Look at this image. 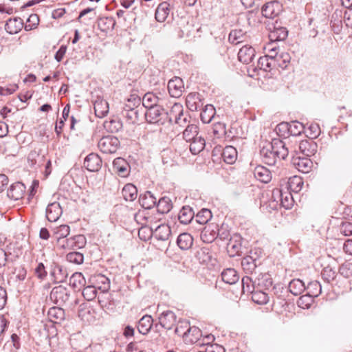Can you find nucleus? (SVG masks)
<instances>
[{"instance_id":"obj_64","label":"nucleus","mask_w":352,"mask_h":352,"mask_svg":"<svg viewBox=\"0 0 352 352\" xmlns=\"http://www.w3.org/2000/svg\"><path fill=\"white\" fill-rule=\"evenodd\" d=\"M340 232L344 236H350L352 234V223L344 221L340 226Z\"/></svg>"},{"instance_id":"obj_13","label":"nucleus","mask_w":352,"mask_h":352,"mask_svg":"<svg viewBox=\"0 0 352 352\" xmlns=\"http://www.w3.org/2000/svg\"><path fill=\"white\" fill-rule=\"evenodd\" d=\"M184 82L179 77H175L168 82V89L170 95L173 98L182 96L184 89Z\"/></svg>"},{"instance_id":"obj_27","label":"nucleus","mask_w":352,"mask_h":352,"mask_svg":"<svg viewBox=\"0 0 352 352\" xmlns=\"http://www.w3.org/2000/svg\"><path fill=\"white\" fill-rule=\"evenodd\" d=\"M94 111L95 114L98 118H104L109 112V104L103 100L98 98L94 102Z\"/></svg>"},{"instance_id":"obj_16","label":"nucleus","mask_w":352,"mask_h":352,"mask_svg":"<svg viewBox=\"0 0 352 352\" xmlns=\"http://www.w3.org/2000/svg\"><path fill=\"white\" fill-rule=\"evenodd\" d=\"M25 186L21 182L12 184L8 190L7 195L10 199L19 200L23 197Z\"/></svg>"},{"instance_id":"obj_38","label":"nucleus","mask_w":352,"mask_h":352,"mask_svg":"<svg viewBox=\"0 0 352 352\" xmlns=\"http://www.w3.org/2000/svg\"><path fill=\"white\" fill-rule=\"evenodd\" d=\"M68 239L71 250L83 248L87 243L86 238L82 234H78Z\"/></svg>"},{"instance_id":"obj_11","label":"nucleus","mask_w":352,"mask_h":352,"mask_svg":"<svg viewBox=\"0 0 352 352\" xmlns=\"http://www.w3.org/2000/svg\"><path fill=\"white\" fill-rule=\"evenodd\" d=\"M270 147L273 152H275L279 160H285L289 155V148L286 146L285 142L280 139H274L272 142L269 143Z\"/></svg>"},{"instance_id":"obj_21","label":"nucleus","mask_w":352,"mask_h":352,"mask_svg":"<svg viewBox=\"0 0 352 352\" xmlns=\"http://www.w3.org/2000/svg\"><path fill=\"white\" fill-rule=\"evenodd\" d=\"M274 150H272L270 147V144L263 146L261 151L260 154L262 157L263 162L270 166H273L276 164L278 157L275 152H273Z\"/></svg>"},{"instance_id":"obj_55","label":"nucleus","mask_w":352,"mask_h":352,"mask_svg":"<svg viewBox=\"0 0 352 352\" xmlns=\"http://www.w3.org/2000/svg\"><path fill=\"white\" fill-rule=\"evenodd\" d=\"M305 133L309 139L313 140L318 138L320 133L319 124L317 123L310 124L307 129L305 130Z\"/></svg>"},{"instance_id":"obj_44","label":"nucleus","mask_w":352,"mask_h":352,"mask_svg":"<svg viewBox=\"0 0 352 352\" xmlns=\"http://www.w3.org/2000/svg\"><path fill=\"white\" fill-rule=\"evenodd\" d=\"M172 206V201L167 197L160 198L157 204V211L161 214L168 213L171 210Z\"/></svg>"},{"instance_id":"obj_37","label":"nucleus","mask_w":352,"mask_h":352,"mask_svg":"<svg viewBox=\"0 0 352 352\" xmlns=\"http://www.w3.org/2000/svg\"><path fill=\"white\" fill-rule=\"evenodd\" d=\"M289 292L294 296L301 294L305 290L304 283L300 279H293L288 286Z\"/></svg>"},{"instance_id":"obj_15","label":"nucleus","mask_w":352,"mask_h":352,"mask_svg":"<svg viewBox=\"0 0 352 352\" xmlns=\"http://www.w3.org/2000/svg\"><path fill=\"white\" fill-rule=\"evenodd\" d=\"M317 147V144L311 139L302 140L298 145L300 152L306 157L315 155Z\"/></svg>"},{"instance_id":"obj_32","label":"nucleus","mask_w":352,"mask_h":352,"mask_svg":"<svg viewBox=\"0 0 352 352\" xmlns=\"http://www.w3.org/2000/svg\"><path fill=\"white\" fill-rule=\"evenodd\" d=\"M170 5L164 1L160 3L155 10V16L157 21L164 22L169 14Z\"/></svg>"},{"instance_id":"obj_48","label":"nucleus","mask_w":352,"mask_h":352,"mask_svg":"<svg viewBox=\"0 0 352 352\" xmlns=\"http://www.w3.org/2000/svg\"><path fill=\"white\" fill-rule=\"evenodd\" d=\"M305 125L298 121H292L289 123V133L292 135H299L302 132H305Z\"/></svg>"},{"instance_id":"obj_53","label":"nucleus","mask_w":352,"mask_h":352,"mask_svg":"<svg viewBox=\"0 0 352 352\" xmlns=\"http://www.w3.org/2000/svg\"><path fill=\"white\" fill-rule=\"evenodd\" d=\"M244 34L241 30H232L228 36V41L230 43L237 45L243 41Z\"/></svg>"},{"instance_id":"obj_58","label":"nucleus","mask_w":352,"mask_h":352,"mask_svg":"<svg viewBox=\"0 0 352 352\" xmlns=\"http://www.w3.org/2000/svg\"><path fill=\"white\" fill-rule=\"evenodd\" d=\"M97 289L95 285L84 286L82 294L87 300L90 301L96 297Z\"/></svg>"},{"instance_id":"obj_33","label":"nucleus","mask_w":352,"mask_h":352,"mask_svg":"<svg viewBox=\"0 0 352 352\" xmlns=\"http://www.w3.org/2000/svg\"><path fill=\"white\" fill-rule=\"evenodd\" d=\"M94 283L96 288L103 293L107 292L110 288V281L107 277L102 274H98L93 277Z\"/></svg>"},{"instance_id":"obj_25","label":"nucleus","mask_w":352,"mask_h":352,"mask_svg":"<svg viewBox=\"0 0 352 352\" xmlns=\"http://www.w3.org/2000/svg\"><path fill=\"white\" fill-rule=\"evenodd\" d=\"M23 22L21 18L10 19L6 23V30L10 34L18 33L23 28Z\"/></svg>"},{"instance_id":"obj_52","label":"nucleus","mask_w":352,"mask_h":352,"mask_svg":"<svg viewBox=\"0 0 352 352\" xmlns=\"http://www.w3.org/2000/svg\"><path fill=\"white\" fill-rule=\"evenodd\" d=\"M104 128L110 133H117L122 128V123L118 120H111L104 123Z\"/></svg>"},{"instance_id":"obj_5","label":"nucleus","mask_w":352,"mask_h":352,"mask_svg":"<svg viewBox=\"0 0 352 352\" xmlns=\"http://www.w3.org/2000/svg\"><path fill=\"white\" fill-rule=\"evenodd\" d=\"M122 114L130 123L135 124L144 118V109L142 105L134 107L128 105L126 110H122Z\"/></svg>"},{"instance_id":"obj_61","label":"nucleus","mask_w":352,"mask_h":352,"mask_svg":"<svg viewBox=\"0 0 352 352\" xmlns=\"http://www.w3.org/2000/svg\"><path fill=\"white\" fill-rule=\"evenodd\" d=\"M314 300V298L311 297L310 296L307 295V294L305 295L301 296L298 301L297 304L298 307H302L303 309H308L310 307L311 305L312 304Z\"/></svg>"},{"instance_id":"obj_43","label":"nucleus","mask_w":352,"mask_h":352,"mask_svg":"<svg viewBox=\"0 0 352 352\" xmlns=\"http://www.w3.org/2000/svg\"><path fill=\"white\" fill-rule=\"evenodd\" d=\"M257 67L260 69L267 72L276 67V63H274L273 59L270 60V59L265 55L259 58L258 60Z\"/></svg>"},{"instance_id":"obj_47","label":"nucleus","mask_w":352,"mask_h":352,"mask_svg":"<svg viewBox=\"0 0 352 352\" xmlns=\"http://www.w3.org/2000/svg\"><path fill=\"white\" fill-rule=\"evenodd\" d=\"M169 116V120H175L176 122L180 119V117L183 115V107L179 103H175L170 110V112L166 114Z\"/></svg>"},{"instance_id":"obj_23","label":"nucleus","mask_w":352,"mask_h":352,"mask_svg":"<svg viewBox=\"0 0 352 352\" xmlns=\"http://www.w3.org/2000/svg\"><path fill=\"white\" fill-rule=\"evenodd\" d=\"M139 203L142 208L151 209L156 205L157 199L150 191H146L140 195Z\"/></svg>"},{"instance_id":"obj_10","label":"nucleus","mask_w":352,"mask_h":352,"mask_svg":"<svg viewBox=\"0 0 352 352\" xmlns=\"http://www.w3.org/2000/svg\"><path fill=\"white\" fill-rule=\"evenodd\" d=\"M281 7V5L278 1L272 0L263 6L261 12L263 16L265 18L274 19L280 12Z\"/></svg>"},{"instance_id":"obj_57","label":"nucleus","mask_w":352,"mask_h":352,"mask_svg":"<svg viewBox=\"0 0 352 352\" xmlns=\"http://www.w3.org/2000/svg\"><path fill=\"white\" fill-rule=\"evenodd\" d=\"M66 259L71 263L80 265L84 261V256L78 252H71L66 255Z\"/></svg>"},{"instance_id":"obj_54","label":"nucleus","mask_w":352,"mask_h":352,"mask_svg":"<svg viewBox=\"0 0 352 352\" xmlns=\"http://www.w3.org/2000/svg\"><path fill=\"white\" fill-rule=\"evenodd\" d=\"M70 232V228L69 226L63 224L56 228L54 231V234L56 240L63 239L66 238Z\"/></svg>"},{"instance_id":"obj_26","label":"nucleus","mask_w":352,"mask_h":352,"mask_svg":"<svg viewBox=\"0 0 352 352\" xmlns=\"http://www.w3.org/2000/svg\"><path fill=\"white\" fill-rule=\"evenodd\" d=\"M221 157L226 163L232 164L237 158L236 149L232 146H227L223 149Z\"/></svg>"},{"instance_id":"obj_34","label":"nucleus","mask_w":352,"mask_h":352,"mask_svg":"<svg viewBox=\"0 0 352 352\" xmlns=\"http://www.w3.org/2000/svg\"><path fill=\"white\" fill-rule=\"evenodd\" d=\"M221 278L226 283L232 285L239 280V276L234 269L228 268L222 272Z\"/></svg>"},{"instance_id":"obj_62","label":"nucleus","mask_w":352,"mask_h":352,"mask_svg":"<svg viewBox=\"0 0 352 352\" xmlns=\"http://www.w3.org/2000/svg\"><path fill=\"white\" fill-rule=\"evenodd\" d=\"M227 250L230 256H234L240 252L241 244L236 241H232V240L230 239L227 244Z\"/></svg>"},{"instance_id":"obj_35","label":"nucleus","mask_w":352,"mask_h":352,"mask_svg":"<svg viewBox=\"0 0 352 352\" xmlns=\"http://www.w3.org/2000/svg\"><path fill=\"white\" fill-rule=\"evenodd\" d=\"M122 194L126 201H132L137 198L138 190L133 184H127L122 188Z\"/></svg>"},{"instance_id":"obj_9","label":"nucleus","mask_w":352,"mask_h":352,"mask_svg":"<svg viewBox=\"0 0 352 352\" xmlns=\"http://www.w3.org/2000/svg\"><path fill=\"white\" fill-rule=\"evenodd\" d=\"M291 163L298 171L308 173L311 170L313 162L307 157L292 156Z\"/></svg>"},{"instance_id":"obj_6","label":"nucleus","mask_w":352,"mask_h":352,"mask_svg":"<svg viewBox=\"0 0 352 352\" xmlns=\"http://www.w3.org/2000/svg\"><path fill=\"white\" fill-rule=\"evenodd\" d=\"M168 114L162 105H155L151 108L144 109V119L149 123H158L162 121L164 116Z\"/></svg>"},{"instance_id":"obj_7","label":"nucleus","mask_w":352,"mask_h":352,"mask_svg":"<svg viewBox=\"0 0 352 352\" xmlns=\"http://www.w3.org/2000/svg\"><path fill=\"white\" fill-rule=\"evenodd\" d=\"M69 292L62 285L53 288L50 293V299L56 305H64L69 299Z\"/></svg>"},{"instance_id":"obj_24","label":"nucleus","mask_w":352,"mask_h":352,"mask_svg":"<svg viewBox=\"0 0 352 352\" xmlns=\"http://www.w3.org/2000/svg\"><path fill=\"white\" fill-rule=\"evenodd\" d=\"M254 177L265 184L270 182L272 179L271 172L263 166H257L254 170Z\"/></svg>"},{"instance_id":"obj_51","label":"nucleus","mask_w":352,"mask_h":352,"mask_svg":"<svg viewBox=\"0 0 352 352\" xmlns=\"http://www.w3.org/2000/svg\"><path fill=\"white\" fill-rule=\"evenodd\" d=\"M115 21L109 17L100 19L98 21V27L102 32H107L113 29Z\"/></svg>"},{"instance_id":"obj_40","label":"nucleus","mask_w":352,"mask_h":352,"mask_svg":"<svg viewBox=\"0 0 352 352\" xmlns=\"http://www.w3.org/2000/svg\"><path fill=\"white\" fill-rule=\"evenodd\" d=\"M215 115V109L212 104H207L203 109L201 113L199 115L201 121L208 124L210 123L212 119L214 118Z\"/></svg>"},{"instance_id":"obj_59","label":"nucleus","mask_w":352,"mask_h":352,"mask_svg":"<svg viewBox=\"0 0 352 352\" xmlns=\"http://www.w3.org/2000/svg\"><path fill=\"white\" fill-rule=\"evenodd\" d=\"M39 23L38 16L36 14H31L27 20V23L25 25V30L26 31H30L37 27Z\"/></svg>"},{"instance_id":"obj_50","label":"nucleus","mask_w":352,"mask_h":352,"mask_svg":"<svg viewBox=\"0 0 352 352\" xmlns=\"http://www.w3.org/2000/svg\"><path fill=\"white\" fill-rule=\"evenodd\" d=\"M184 138L186 142H191L192 140H196L197 135H198V126L197 125H188L184 130Z\"/></svg>"},{"instance_id":"obj_31","label":"nucleus","mask_w":352,"mask_h":352,"mask_svg":"<svg viewBox=\"0 0 352 352\" xmlns=\"http://www.w3.org/2000/svg\"><path fill=\"white\" fill-rule=\"evenodd\" d=\"M50 320L54 323H60L65 319V311L62 308L54 307L47 313Z\"/></svg>"},{"instance_id":"obj_18","label":"nucleus","mask_w":352,"mask_h":352,"mask_svg":"<svg viewBox=\"0 0 352 352\" xmlns=\"http://www.w3.org/2000/svg\"><path fill=\"white\" fill-rule=\"evenodd\" d=\"M63 212L60 205L58 202L49 204L46 209V217L48 221L54 222L57 221Z\"/></svg>"},{"instance_id":"obj_4","label":"nucleus","mask_w":352,"mask_h":352,"mask_svg":"<svg viewBox=\"0 0 352 352\" xmlns=\"http://www.w3.org/2000/svg\"><path fill=\"white\" fill-rule=\"evenodd\" d=\"M120 146V140L118 138L113 135L104 136L98 143V148L104 153H114L119 148Z\"/></svg>"},{"instance_id":"obj_19","label":"nucleus","mask_w":352,"mask_h":352,"mask_svg":"<svg viewBox=\"0 0 352 352\" xmlns=\"http://www.w3.org/2000/svg\"><path fill=\"white\" fill-rule=\"evenodd\" d=\"M129 165L122 157L116 158L113 162V170L121 177H126L129 173Z\"/></svg>"},{"instance_id":"obj_49","label":"nucleus","mask_w":352,"mask_h":352,"mask_svg":"<svg viewBox=\"0 0 352 352\" xmlns=\"http://www.w3.org/2000/svg\"><path fill=\"white\" fill-rule=\"evenodd\" d=\"M187 108L191 111H196L198 108V94L196 93L189 94L186 99Z\"/></svg>"},{"instance_id":"obj_12","label":"nucleus","mask_w":352,"mask_h":352,"mask_svg":"<svg viewBox=\"0 0 352 352\" xmlns=\"http://www.w3.org/2000/svg\"><path fill=\"white\" fill-rule=\"evenodd\" d=\"M84 166L90 172H97L102 166V160L98 154L90 153L84 161Z\"/></svg>"},{"instance_id":"obj_29","label":"nucleus","mask_w":352,"mask_h":352,"mask_svg":"<svg viewBox=\"0 0 352 352\" xmlns=\"http://www.w3.org/2000/svg\"><path fill=\"white\" fill-rule=\"evenodd\" d=\"M162 100L154 94L148 92L144 94L142 98L141 105L144 107V109L155 107V105H160Z\"/></svg>"},{"instance_id":"obj_46","label":"nucleus","mask_w":352,"mask_h":352,"mask_svg":"<svg viewBox=\"0 0 352 352\" xmlns=\"http://www.w3.org/2000/svg\"><path fill=\"white\" fill-rule=\"evenodd\" d=\"M304 185V182L302 179L299 176H294L290 177L288 181V187L289 188L294 192H298L301 190L302 186Z\"/></svg>"},{"instance_id":"obj_56","label":"nucleus","mask_w":352,"mask_h":352,"mask_svg":"<svg viewBox=\"0 0 352 352\" xmlns=\"http://www.w3.org/2000/svg\"><path fill=\"white\" fill-rule=\"evenodd\" d=\"M270 38L275 41H283L287 36V31L285 28H275L274 31L270 34Z\"/></svg>"},{"instance_id":"obj_36","label":"nucleus","mask_w":352,"mask_h":352,"mask_svg":"<svg viewBox=\"0 0 352 352\" xmlns=\"http://www.w3.org/2000/svg\"><path fill=\"white\" fill-rule=\"evenodd\" d=\"M195 213L190 206H184L179 213V220L181 223L188 224L191 222Z\"/></svg>"},{"instance_id":"obj_14","label":"nucleus","mask_w":352,"mask_h":352,"mask_svg":"<svg viewBox=\"0 0 352 352\" xmlns=\"http://www.w3.org/2000/svg\"><path fill=\"white\" fill-rule=\"evenodd\" d=\"M217 226L213 223L207 224L201 230L199 235L204 243H212L217 238Z\"/></svg>"},{"instance_id":"obj_39","label":"nucleus","mask_w":352,"mask_h":352,"mask_svg":"<svg viewBox=\"0 0 352 352\" xmlns=\"http://www.w3.org/2000/svg\"><path fill=\"white\" fill-rule=\"evenodd\" d=\"M193 242L192 236L188 233H182L177 237V243L182 250L189 249Z\"/></svg>"},{"instance_id":"obj_17","label":"nucleus","mask_w":352,"mask_h":352,"mask_svg":"<svg viewBox=\"0 0 352 352\" xmlns=\"http://www.w3.org/2000/svg\"><path fill=\"white\" fill-rule=\"evenodd\" d=\"M255 56V50L249 45L243 46L239 51L238 59L244 64L250 63Z\"/></svg>"},{"instance_id":"obj_3","label":"nucleus","mask_w":352,"mask_h":352,"mask_svg":"<svg viewBox=\"0 0 352 352\" xmlns=\"http://www.w3.org/2000/svg\"><path fill=\"white\" fill-rule=\"evenodd\" d=\"M272 281L266 275H263L262 278H258L253 280L252 277L245 276L242 278L243 292L251 293L256 287L263 288L271 286Z\"/></svg>"},{"instance_id":"obj_1","label":"nucleus","mask_w":352,"mask_h":352,"mask_svg":"<svg viewBox=\"0 0 352 352\" xmlns=\"http://www.w3.org/2000/svg\"><path fill=\"white\" fill-rule=\"evenodd\" d=\"M199 274L204 279V284L211 287L213 285L218 269V262L208 248L204 247L199 252Z\"/></svg>"},{"instance_id":"obj_2","label":"nucleus","mask_w":352,"mask_h":352,"mask_svg":"<svg viewBox=\"0 0 352 352\" xmlns=\"http://www.w3.org/2000/svg\"><path fill=\"white\" fill-rule=\"evenodd\" d=\"M175 327V333L182 336L186 343L194 344L198 342V329L190 327L188 321L179 319Z\"/></svg>"},{"instance_id":"obj_22","label":"nucleus","mask_w":352,"mask_h":352,"mask_svg":"<svg viewBox=\"0 0 352 352\" xmlns=\"http://www.w3.org/2000/svg\"><path fill=\"white\" fill-rule=\"evenodd\" d=\"M50 275L56 283L65 281L67 276L66 271L60 265L54 263L51 266Z\"/></svg>"},{"instance_id":"obj_45","label":"nucleus","mask_w":352,"mask_h":352,"mask_svg":"<svg viewBox=\"0 0 352 352\" xmlns=\"http://www.w3.org/2000/svg\"><path fill=\"white\" fill-rule=\"evenodd\" d=\"M259 263L254 261L251 258L243 257L241 261V266L247 274H252Z\"/></svg>"},{"instance_id":"obj_20","label":"nucleus","mask_w":352,"mask_h":352,"mask_svg":"<svg viewBox=\"0 0 352 352\" xmlns=\"http://www.w3.org/2000/svg\"><path fill=\"white\" fill-rule=\"evenodd\" d=\"M152 234L158 241H167L171 234L170 228L166 224H161L154 230L151 228Z\"/></svg>"},{"instance_id":"obj_41","label":"nucleus","mask_w":352,"mask_h":352,"mask_svg":"<svg viewBox=\"0 0 352 352\" xmlns=\"http://www.w3.org/2000/svg\"><path fill=\"white\" fill-rule=\"evenodd\" d=\"M86 283L85 278L80 272H76L69 278V285L76 289H80Z\"/></svg>"},{"instance_id":"obj_63","label":"nucleus","mask_w":352,"mask_h":352,"mask_svg":"<svg viewBox=\"0 0 352 352\" xmlns=\"http://www.w3.org/2000/svg\"><path fill=\"white\" fill-rule=\"evenodd\" d=\"M212 217V212L209 209L202 208L199 211V225L208 223Z\"/></svg>"},{"instance_id":"obj_42","label":"nucleus","mask_w":352,"mask_h":352,"mask_svg":"<svg viewBox=\"0 0 352 352\" xmlns=\"http://www.w3.org/2000/svg\"><path fill=\"white\" fill-rule=\"evenodd\" d=\"M307 294L312 298L318 296L321 294L322 287L320 283L317 280H313L305 287Z\"/></svg>"},{"instance_id":"obj_30","label":"nucleus","mask_w":352,"mask_h":352,"mask_svg":"<svg viewBox=\"0 0 352 352\" xmlns=\"http://www.w3.org/2000/svg\"><path fill=\"white\" fill-rule=\"evenodd\" d=\"M153 320L151 316L145 315L140 320L138 324V331L143 335H146L151 330Z\"/></svg>"},{"instance_id":"obj_28","label":"nucleus","mask_w":352,"mask_h":352,"mask_svg":"<svg viewBox=\"0 0 352 352\" xmlns=\"http://www.w3.org/2000/svg\"><path fill=\"white\" fill-rule=\"evenodd\" d=\"M267 287L259 288L256 287L252 294V300L256 304L265 305L269 301V296L267 293L263 292L262 289H265Z\"/></svg>"},{"instance_id":"obj_60","label":"nucleus","mask_w":352,"mask_h":352,"mask_svg":"<svg viewBox=\"0 0 352 352\" xmlns=\"http://www.w3.org/2000/svg\"><path fill=\"white\" fill-rule=\"evenodd\" d=\"M293 204L294 199L292 194L287 191L283 192L280 205L286 209H289L293 206Z\"/></svg>"},{"instance_id":"obj_8","label":"nucleus","mask_w":352,"mask_h":352,"mask_svg":"<svg viewBox=\"0 0 352 352\" xmlns=\"http://www.w3.org/2000/svg\"><path fill=\"white\" fill-rule=\"evenodd\" d=\"M158 320L160 324L166 330L172 329L177 321L175 314L170 310L162 312L158 316Z\"/></svg>"}]
</instances>
